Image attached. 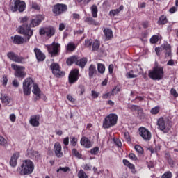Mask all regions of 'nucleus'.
Segmentation results:
<instances>
[{
	"label": "nucleus",
	"mask_w": 178,
	"mask_h": 178,
	"mask_svg": "<svg viewBox=\"0 0 178 178\" xmlns=\"http://www.w3.org/2000/svg\"><path fill=\"white\" fill-rule=\"evenodd\" d=\"M129 156L132 161H137V156H136V154L130 153Z\"/></svg>",
	"instance_id": "59"
},
{
	"label": "nucleus",
	"mask_w": 178,
	"mask_h": 178,
	"mask_svg": "<svg viewBox=\"0 0 178 178\" xmlns=\"http://www.w3.org/2000/svg\"><path fill=\"white\" fill-rule=\"evenodd\" d=\"M86 22L88 23V24H94L95 26H98L99 23L94 20L92 17H87L86 19Z\"/></svg>",
	"instance_id": "34"
},
{
	"label": "nucleus",
	"mask_w": 178,
	"mask_h": 178,
	"mask_svg": "<svg viewBox=\"0 0 178 178\" xmlns=\"http://www.w3.org/2000/svg\"><path fill=\"white\" fill-rule=\"evenodd\" d=\"M170 94L171 95H173V97H175V98L178 97L177 91H176V89L175 88H172L170 90Z\"/></svg>",
	"instance_id": "54"
},
{
	"label": "nucleus",
	"mask_w": 178,
	"mask_h": 178,
	"mask_svg": "<svg viewBox=\"0 0 178 178\" xmlns=\"http://www.w3.org/2000/svg\"><path fill=\"white\" fill-rule=\"evenodd\" d=\"M70 144L72 147H76V145L77 144V138L73 137L70 141Z\"/></svg>",
	"instance_id": "55"
},
{
	"label": "nucleus",
	"mask_w": 178,
	"mask_h": 178,
	"mask_svg": "<svg viewBox=\"0 0 178 178\" xmlns=\"http://www.w3.org/2000/svg\"><path fill=\"white\" fill-rule=\"evenodd\" d=\"M123 163L125 166H127L129 169H134V165L131 163H130V161H128L127 159H124Z\"/></svg>",
	"instance_id": "36"
},
{
	"label": "nucleus",
	"mask_w": 178,
	"mask_h": 178,
	"mask_svg": "<svg viewBox=\"0 0 178 178\" xmlns=\"http://www.w3.org/2000/svg\"><path fill=\"white\" fill-rule=\"evenodd\" d=\"M77 62V57L76 56H71L67 59L66 63L68 66H72L73 63Z\"/></svg>",
	"instance_id": "29"
},
{
	"label": "nucleus",
	"mask_w": 178,
	"mask_h": 178,
	"mask_svg": "<svg viewBox=\"0 0 178 178\" xmlns=\"http://www.w3.org/2000/svg\"><path fill=\"white\" fill-rule=\"evenodd\" d=\"M29 123L33 127H38L40 126V116L33 115L30 118Z\"/></svg>",
	"instance_id": "19"
},
{
	"label": "nucleus",
	"mask_w": 178,
	"mask_h": 178,
	"mask_svg": "<svg viewBox=\"0 0 178 178\" xmlns=\"http://www.w3.org/2000/svg\"><path fill=\"white\" fill-rule=\"evenodd\" d=\"M65 27H66V25H65V24L60 23L59 24V30H60V31H63V30H65Z\"/></svg>",
	"instance_id": "61"
},
{
	"label": "nucleus",
	"mask_w": 178,
	"mask_h": 178,
	"mask_svg": "<svg viewBox=\"0 0 178 178\" xmlns=\"http://www.w3.org/2000/svg\"><path fill=\"white\" fill-rule=\"evenodd\" d=\"M17 171L21 176L31 175L34 172V163L30 159L24 160Z\"/></svg>",
	"instance_id": "2"
},
{
	"label": "nucleus",
	"mask_w": 178,
	"mask_h": 178,
	"mask_svg": "<svg viewBox=\"0 0 178 178\" xmlns=\"http://www.w3.org/2000/svg\"><path fill=\"white\" fill-rule=\"evenodd\" d=\"M1 100L4 105H8L10 103V98L6 95H1Z\"/></svg>",
	"instance_id": "32"
},
{
	"label": "nucleus",
	"mask_w": 178,
	"mask_h": 178,
	"mask_svg": "<svg viewBox=\"0 0 178 178\" xmlns=\"http://www.w3.org/2000/svg\"><path fill=\"white\" fill-rule=\"evenodd\" d=\"M34 53L38 62H42L45 60V54H44V53H42L40 49L35 48Z\"/></svg>",
	"instance_id": "18"
},
{
	"label": "nucleus",
	"mask_w": 178,
	"mask_h": 178,
	"mask_svg": "<svg viewBox=\"0 0 178 178\" xmlns=\"http://www.w3.org/2000/svg\"><path fill=\"white\" fill-rule=\"evenodd\" d=\"M88 74H89L90 79H92V77H94V76L97 74V67H95V65L91 64L89 66Z\"/></svg>",
	"instance_id": "25"
},
{
	"label": "nucleus",
	"mask_w": 178,
	"mask_h": 178,
	"mask_svg": "<svg viewBox=\"0 0 178 178\" xmlns=\"http://www.w3.org/2000/svg\"><path fill=\"white\" fill-rule=\"evenodd\" d=\"M67 51L69 52H72V51H74L76 49V44L73 42H70L67 44Z\"/></svg>",
	"instance_id": "33"
},
{
	"label": "nucleus",
	"mask_w": 178,
	"mask_h": 178,
	"mask_svg": "<svg viewBox=\"0 0 178 178\" xmlns=\"http://www.w3.org/2000/svg\"><path fill=\"white\" fill-rule=\"evenodd\" d=\"M163 74V67L156 66L152 71H149V77L152 80H162Z\"/></svg>",
	"instance_id": "4"
},
{
	"label": "nucleus",
	"mask_w": 178,
	"mask_h": 178,
	"mask_svg": "<svg viewBox=\"0 0 178 178\" xmlns=\"http://www.w3.org/2000/svg\"><path fill=\"white\" fill-rule=\"evenodd\" d=\"M2 84L3 86H6V84H8V76L6 75H3L2 79Z\"/></svg>",
	"instance_id": "53"
},
{
	"label": "nucleus",
	"mask_w": 178,
	"mask_h": 178,
	"mask_svg": "<svg viewBox=\"0 0 178 178\" xmlns=\"http://www.w3.org/2000/svg\"><path fill=\"white\" fill-rule=\"evenodd\" d=\"M162 49H165V56H170L171 51H170V44H165L161 46Z\"/></svg>",
	"instance_id": "28"
},
{
	"label": "nucleus",
	"mask_w": 178,
	"mask_h": 178,
	"mask_svg": "<svg viewBox=\"0 0 178 178\" xmlns=\"http://www.w3.org/2000/svg\"><path fill=\"white\" fill-rule=\"evenodd\" d=\"M46 47L51 57L59 55V52H60V44L53 42L51 44L47 45Z\"/></svg>",
	"instance_id": "8"
},
{
	"label": "nucleus",
	"mask_w": 178,
	"mask_h": 178,
	"mask_svg": "<svg viewBox=\"0 0 178 178\" xmlns=\"http://www.w3.org/2000/svg\"><path fill=\"white\" fill-rule=\"evenodd\" d=\"M118 92H120V88L115 86L111 91L112 95H116Z\"/></svg>",
	"instance_id": "46"
},
{
	"label": "nucleus",
	"mask_w": 178,
	"mask_h": 178,
	"mask_svg": "<svg viewBox=\"0 0 178 178\" xmlns=\"http://www.w3.org/2000/svg\"><path fill=\"white\" fill-rule=\"evenodd\" d=\"M55 28L53 26H47L40 28L39 30V34L40 35H46L47 38H51V37H54L55 35Z\"/></svg>",
	"instance_id": "10"
},
{
	"label": "nucleus",
	"mask_w": 178,
	"mask_h": 178,
	"mask_svg": "<svg viewBox=\"0 0 178 178\" xmlns=\"http://www.w3.org/2000/svg\"><path fill=\"white\" fill-rule=\"evenodd\" d=\"M8 144V140L3 138V136H0V145L5 147Z\"/></svg>",
	"instance_id": "42"
},
{
	"label": "nucleus",
	"mask_w": 178,
	"mask_h": 178,
	"mask_svg": "<svg viewBox=\"0 0 178 178\" xmlns=\"http://www.w3.org/2000/svg\"><path fill=\"white\" fill-rule=\"evenodd\" d=\"M69 170V167H60L59 169L57 170V173H59V172H63L64 173H66V172Z\"/></svg>",
	"instance_id": "45"
},
{
	"label": "nucleus",
	"mask_w": 178,
	"mask_h": 178,
	"mask_svg": "<svg viewBox=\"0 0 178 178\" xmlns=\"http://www.w3.org/2000/svg\"><path fill=\"white\" fill-rule=\"evenodd\" d=\"M111 97H112V92H107L106 94L102 95L103 99H108V98H111Z\"/></svg>",
	"instance_id": "51"
},
{
	"label": "nucleus",
	"mask_w": 178,
	"mask_h": 178,
	"mask_svg": "<svg viewBox=\"0 0 178 178\" xmlns=\"http://www.w3.org/2000/svg\"><path fill=\"white\" fill-rule=\"evenodd\" d=\"M91 13L92 17H98V7L96 5L92 6Z\"/></svg>",
	"instance_id": "31"
},
{
	"label": "nucleus",
	"mask_w": 178,
	"mask_h": 178,
	"mask_svg": "<svg viewBox=\"0 0 178 178\" xmlns=\"http://www.w3.org/2000/svg\"><path fill=\"white\" fill-rule=\"evenodd\" d=\"M45 19V15H37L34 19H32L30 24V27H37V26H40L42 20Z\"/></svg>",
	"instance_id": "15"
},
{
	"label": "nucleus",
	"mask_w": 178,
	"mask_h": 178,
	"mask_svg": "<svg viewBox=\"0 0 178 178\" xmlns=\"http://www.w3.org/2000/svg\"><path fill=\"white\" fill-rule=\"evenodd\" d=\"M32 92L36 96V99H40V98H41V90H40L38 84H33V90H32Z\"/></svg>",
	"instance_id": "24"
},
{
	"label": "nucleus",
	"mask_w": 178,
	"mask_h": 178,
	"mask_svg": "<svg viewBox=\"0 0 178 178\" xmlns=\"http://www.w3.org/2000/svg\"><path fill=\"white\" fill-rule=\"evenodd\" d=\"M139 136H140L145 141H149V140H151V137H152L151 131L145 127H140L139 129Z\"/></svg>",
	"instance_id": "12"
},
{
	"label": "nucleus",
	"mask_w": 178,
	"mask_h": 178,
	"mask_svg": "<svg viewBox=\"0 0 178 178\" xmlns=\"http://www.w3.org/2000/svg\"><path fill=\"white\" fill-rule=\"evenodd\" d=\"M103 33L104 34V36L106 37V41H109V40H111V38L113 37V33L110 29L104 28L103 30Z\"/></svg>",
	"instance_id": "22"
},
{
	"label": "nucleus",
	"mask_w": 178,
	"mask_h": 178,
	"mask_svg": "<svg viewBox=\"0 0 178 178\" xmlns=\"http://www.w3.org/2000/svg\"><path fill=\"white\" fill-rule=\"evenodd\" d=\"M113 67H114L113 65H112V64L108 66V72L111 74H112V73H113Z\"/></svg>",
	"instance_id": "64"
},
{
	"label": "nucleus",
	"mask_w": 178,
	"mask_h": 178,
	"mask_svg": "<svg viewBox=\"0 0 178 178\" xmlns=\"http://www.w3.org/2000/svg\"><path fill=\"white\" fill-rule=\"evenodd\" d=\"M87 62H88L87 58H83L80 60H76V65H77V66H80V67L83 69L86 65H87Z\"/></svg>",
	"instance_id": "27"
},
{
	"label": "nucleus",
	"mask_w": 178,
	"mask_h": 178,
	"mask_svg": "<svg viewBox=\"0 0 178 178\" xmlns=\"http://www.w3.org/2000/svg\"><path fill=\"white\" fill-rule=\"evenodd\" d=\"M7 56L10 60L15 62L16 63H26V58L15 54V52L10 51L7 54Z\"/></svg>",
	"instance_id": "11"
},
{
	"label": "nucleus",
	"mask_w": 178,
	"mask_h": 178,
	"mask_svg": "<svg viewBox=\"0 0 178 178\" xmlns=\"http://www.w3.org/2000/svg\"><path fill=\"white\" fill-rule=\"evenodd\" d=\"M11 40H13V44H16L17 45H21L24 43V38L15 35V36H11Z\"/></svg>",
	"instance_id": "20"
},
{
	"label": "nucleus",
	"mask_w": 178,
	"mask_h": 178,
	"mask_svg": "<svg viewBox=\"0 0 178 178\" xmlns=\"http://www.w3.org/2000/svg\"><path fill=\"white\" fill-rule=\"evenodd\" d=\"M9 118L10 122H12L13 123H15V122H16V115L15 114H10Z\"/></svg>",
	"instance_id": "57"
},
{
	"label": "nucleus",
	"mask_w": 178,
	"mask_h": 178,
	"mask_svg": "<svg viewBox=\"0 0 178 178\" xmlns=\"http://www.w3.org/2000/svg\"><path fill=\"white\" fill-rule=\"evenodd\" d=\"M124 9V6H123V5H121L119 7V8L111 10L109 12V15L113 17L119 15V13H120V12H122V10H123Z\"/></svg>",
	"instance_id": "26"
},
{
	"label": "nucleus",
	"mask_w": 178,
	"mask_h": 178,
	"mask_svg": "<svg viewBox=\"0 0 178 178\" xmlns=\"http://www.w3.org/2000/svg\"><path fill=\"white\" fill-rule=\"evenodd\" d=\"M78 177L79 178H88V177L87 176V174H86V172H84V171L83 170H81L78 172Z\"/></svg>",
	"instance_id": "40"
},
{
	"label": "nucleus",
	"mask_w": 178,
	"mask_h": 178,
	"mask_svg": "<svg viewBox=\"0 0 178 178\" xmlns=\"http://www.w3.org/2000/svg\"><path fill=\"white\" fill-rule=\"evenodd\" d=\"M79 90H80L79 95H83V94L86 92V88L83 86H79Z\"/></svg>",
	"instance_id": "58"
},
{
	"label": "nucleus",
	"mask_w": 178,
	"mask_h": 178,
	"mask_svg": "<svg viewBox=\"0 0 178 178\" xmlns=\"http://www.w3.org/2000/svg\"><path fill=\"white\" fill-rule=\"evenodd\" d=\"M127 79H136L137 77L136 74H134L133 70L129 71L126 74Z\"/></svg>",
	"instance_id": "38"
},
{
	"label": "nucleus",
	"mask_w": 178,
	"mask_h": 178,
	"mask_svg": "<svg viewBox=\"0 0 178 178\" xmlns=\"http://www.w3.org/2000/svg\"><path fill=\"white\" fill-rule=\"evenodd\" d=\"M159 111H161V108L159 106H156L151 109L150 113H152V115H158Z\"/></svg>",
	"instance_id": "39"
},
{
	"label": "nucleus",
	"mask_w": 178,
	"mask_h": 178,
	"mask_svg": "<svg viewBox=\"0 0 178 178\" xmlns=\"http://www.w3.org/2000/svg\"><path fill=\"white\" fill-rule=\"evenodd\" d=\"M159 37L158 35H153L151 38H150V42L152 44H156V42L159 41Z\"/></svg>",
	"instance_id": "43"
},
{
	"label": "nucleus",
	"mask_w": 178,
	"mask_h": 178,
	"mask_svg": "<svg viewBox=\"0 0 178 178\" xmlns=\"http://www.w3.org/2000/svg\"><path fill=\"white\" fill-rule=\"evenodd\" d=\"M14 4L11 6L13 12H24L26 10V2L21 0H13Z\"/></svg>",
	"instance_id": "9"
},
{
	"label": "nucleus",
	"mask_w": 178,
	"mask_h": 178,
	"mask_svg": "<svg viewBox=\"0 0 178 178\" xmlns=\"http://www.w3.org/2000/svg\"><path fill=\"white\" fill-rule=\"evenodd\" d=\"M157 129L161 131H163L165 134L169 133L170 131V127L169 122L165 120L163 117L159 118L156 122Z\"/></svg>",
	"instance_id": "5"
},
{
	"label": "nucleus",
	"mask_w": 178,
	"mask_h": 178,
	"mask_svg": "<svg viewBox=\"0 0 178 178\" xmlns=\"http://www.w3.org/2000/svg\"><path fill=\"white\" fill-rule=\"evenodd\" d=\"M34 81L31 77L25 79L22 83L23 92L24 95H30L31 94V87L34 86Z\"/></svg>",
	"instance_id": "6"
},
{
	"label": "nucleus",
	"mask_w": 178,
	"mask_h": 178,
	"mask_svg": "<svg viewBox=\"0 0 178 178\" xmlns=\"http://www.w3.org/2000/svg\"><path fill=\"white\" fill-rule=\"evenodd\" d=\"M11 67L13 70H15V76L18 79H24L27 73L26 72V68L23 66L17 65L16 64H11Z\"/></svg>",
	"instance_id": "7"
},
{
	"label": "nucleus",
	"mask_w": 178,
	"mask_h": 178,
	"mask_svg": "<svg viewBox=\"0 0 178 178\" xmlns=\"http://www.w3.org/2000/svg\"><path fill=\"white\" fill-rule=\"evenodd\" d=\"M64 145H69V137H66L63 139Z\"/></svg>",
	"instance_id": "63"
},
{
	"label": "nucleus",
	"mask_w": 178,
	"mask_h": 178,
	"mask_svg": "<svg viewBox=\"0 0 178 178\" xmlns=\"http://www.w3.org/2000/svg\"><path fill=\"white\" fill-rule=\"evenodd\" d=\"M97 70L99 73H101L102 74L105 73V65L101 63L97 64Z\"/></svg>",
	"instance_id": "35"
},
{
	"label": "nucleus",
	"mask_w": 178,
	"mask_h": 178,
	"mask_svg": "<svg viewBox=\"0 0 178 178\" xmlns=\"http://www.w3.org/2000/svg\"><path fill=\"white\" fill-rule=\"evenodd\" d=\"M20 23L22 24L18 28V32L19 34L26 35L27 37V41H29L31 37L33 36V30L29 25V17L26 16L24 17L19 18Z\"/></svg>",
	"instance_id": "1"
},
{
	"label": "nucleus",
	"mask_w": 178,
	"mask_h": 178,
	"mask_svg": "<svg viewBox=\"0 0 178 178\" xmlns=\"http://www.w3.org/2000/svg\"><path fill=\"white\" fill-rule=\"evenodd\" d=\"M92 44V40L88 39L85 40V47H86L87 48H91Z\"/></svg>",
	"instance_id": "47"
},
{
	"label": "nucleus",
	"mask_w": 178,
	"mask_h": 178,
	"mask_svg": "<svg viewBox=\"0 0 178 178\" xmlns=\"http://www.w3.org/2000/svg\"><path fill=\"white\" fill-rule=\"evenodd\" d=\"M81 145L83 147H85V148H91L92 145H91V141H90L88 138L86 137H83L81 139Z\"/></svg>",
	"instance_id": "23"
},
{
	"label": "nucleus",
	"mask_w": 178,
	"mask_h": 178,
	"mask_svg": "<svg viewBox=\"0 0 178 178\" xmlns=\"http://www.w3.org/2000/svg\"><path fill=\"white\" fill-rule=\"evenodd\" d=\"M118 123V115L115 113H111L107 115L103 121L104 129H111L113 126H116Z\"/></svg>",
	"instance_id": "3"
},
{
	"label": "nucleus",
	"mask_w": 178,
	"mask_h": 178,
	"mask_svg": "<svg viewBox=\"0 0 178 178\" xmlns=\"http://www.w3.org/2000/svg\"><path fill=\"white\" fill-rule=\"evenodd\" d=\"M31 8L35 10H40V6L37 3H32Z\"/></svg>",
	"instance_id": "52"
},
{
	"label": "nucleus",
	"mask_w": 178,
	"mask_h": 178,
	"mask_svg": "<svg viewBox=\"0 0 178 178\" xmlns=\"http://www.w3.org/2000/svg\"><path fill=\"white\" fill-rule=\"evenodd\" d=\"M19 156H20V153L19 152H15L13 154L10 161V166L15 168L16 165H17V159H19Z\"/></svg>",
	"instance_id": "21"
},
{
	"label": "nucleus",
	"mask_w": 178,
	"mask_h": 178,
	"mask_svg": "<svg viewBox=\"0 0 178 178\" xmlns=\"http://www.w3.org/2000/svg\"><path fill=\"white\" fill-rule=\"evenodd\" d=\"M50 68L53 74H54V76L56 77H63V76H65V72L60 71L59 65L58 63H52L50 66Z\"/></svg>",
	"instance_id": "13"
},
{
	"label": "nucleus",
	"mask_w": 178,
	"mask_h": 178,
	"mask_svg": "<svg viewBox=\"0 0 178 178\" xmlns=\"http://www.w3.org/2000/svg\"><path fill=\"white\" fill-rule=\"evenodd\" d=\"M166 23H168V18L165 15H161L159 17V21L157 22L159 26H161L162 24H166Z\"/></svg>",
	"instance_id": "30"
},
{
	"label": "nucleus",
	"mask_w": 178,
	"mask_h": 178,
	"mask_svg": "<svg viewBox=\"0 0 178 178\" xmlns=\"http://www.w3.org/2000/svg\"><path fill=\"white\" fill-rule=\"evenodd\" d=\"M91 97L94 99L98 98V97H99V92H98L95 90H92L91 91Z\"/></svg>",
	"instance_id": "49"
},
{
	"label": "nucleus",
	"mask_w": 178,
	"mask_h": 178,
	"mask_svg": "<svg viewBox=\"0 0 178 178\" xmlns=\"http://www.w3.org/2000/svg\"><path fill=\"white\" fill-rule=\"evenodd\" d=\"M98 152H99V147H95L90 150V154L92 155H97Z\"/></svg>",
	"instance_id": "44"
},
{
	"label": "nucleus",
	"mask_w": 178,
	"mask_h": 178,
	"mask_svg": "<svg viewBox=\"0 0 178 178\" xmlns=\"http://www.w3.org/2000/svg\"><path fill=\"white\" fill-rule=\"evenodd\" d=\"M99 45V41H98L97 40H95L92 44V51H98Z\"/></svg>",
	"instance_id": "37"
},
{
	"label": "nucleus",
	"mask_w": 178,
	"mask_h": 178,
	"mask_svg": "<svg viewBox=\"0 0 178 178\" xmlns=\"http://www.w3.org/2000/svg\"><path fill=\"white\" fill-rule=\"evenodd\" d=\"M72 154H74V156H76V158H81V154L79 153V151H77V149H73L72 150Z\"/></svg>",
	"instance_id": "48"
},
{
	"label": "nucleus",
	"mask_w": 178,
	"mask_h": 178,
	"mask_svg": "<svg viewBox=\"0 0 178 178\" xmlns=\"http://www.w3.org/2000/svg\"><path fill=\"white\" fill-rule=\"evenodd\" d=\"M91 165L90 164H85L83 165L84 170H91Z\"/></svg>",
	"instance_id": "60"
},
{
	"label": "nucleus",
	"mask_w": 178,
	"mask_h": 178,
	"mask_svg": "<svg viewBox=\"0 0 178 178\" xmlns=\"http://www.w3.org/2000/svg\"><path fill=\"white\" fill-rule=\"evenodd\" d=\"M134 148L137 152H138L139 154H143V147H141V146L137 145H135Z\"/></svg>",
	"instance_id": "50"
},
{
	"label": "nucleus",
	"mask_w": 178,
	"mask_h": 178,
	"mask_svg": "<svg viewBox=\"0 0 178 178\" xmlns=\"http://www.w3.org/2000/svg\"><path fill=\"white\" fill-rule=\"evenodd\" d=\"M54 153L57 158H62L63 152H62V145L58 142L56 143L54 146Z\"/></svg>",
	"instance_id": "17"
},
{
	"label": "nucleus",
	"mask_w": 178,
	"mask_h": 178,
	"mask_svg": "<svg viewBox=\"0 0 178 178\" xmlns=\"http://www.w3.org/2000/svg\"><path fill=\"white\" fill-rule=\"evenodd\" d=\"M124 138L127 140V141H130V135L129 134V132L124 133Z\"/></svg>",
	"instance_id": "62"
},
{
	"label": "nucleus",
	"mask_w": 178,
	"mask_h": 178,
	"mask_svg": "<svg viewBox=\"0 0 178 178\" xmlns=\"http://www.w3.org/2000/svg\"><path fill=\"white\" fill-rule=\"evenodd\" d=\"M66 10H67V6L65 4L58 3L55 5L53 8V13L57 15H62V13L66 12Z\"/></svg>",
	"instance_id": "14"
},
{
	"label": "nucleus",
	"mask_w": 178,
	"mask_h": 178,
	"mask_svg": "<svg viewBox=\"0 0 178 178\" xmlns=\"http://www.w3.org/2000/svg\"><path fill=\"white\" fill-rule=\"evenodd\" d=\"M171 177H173V174H172L170 171H168L165 172L161 177V178H171Z\"/></svg>",
	"instance_id": "41"
},
{
	"label": "nucleus",
	"mask_w": 178,
	"mask_h": 178,
	"mask_svg": "<svg viewBox=\"0 0 178 178\" xmlns=\"http://www.w3.org/2000/svg\"><path fill=\"white\" fill-rule=\"evenodd\" d=\"M70 84H74L77 80H79V70H72L68 76Z\"/></svg>",
	"instance_id": "16"
},
{
	"label": "nucleus",
	"mask_w": 178,
	"mask_h": 178,
	"mask_svg": "<svg viewBox=\"0 0 178 178\" xmlns=\"http://www.w3.org/2000/svg\"><path fill=\"white\" fill-rule=\"evenodd\" d=\"M114 143L117 145V147H122V142L118 138L114 139Z\"/></svg>",
	"instance_id": "56"
}]
</instances>
